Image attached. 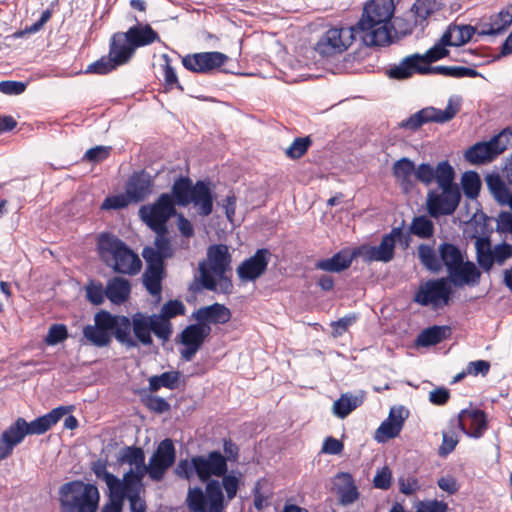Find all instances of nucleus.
<instances>
[{
	"label": "nucleus",
	"mask_w": 512,
	"mask_h": 512,
	"mask_svg": "<svg viewBox=\"0 0 512 512\" xmlns=\"http://www.w3.org/2000/svg\"><path fill=\"white\" fill-rule=\"evenodd\" d=\"M232 257L225 244H212L207 248V260L199 262L200 276L190 284L189 291L198 293L202 289L229 295L233 283L227 271L231 268Z\"/></svg>",
	"instance_id": "obj_1"
},
{
	"label": "nucleus",
	"mask_w": 512,
	"mask_h": 512,
	"mask_svg": "<svg viewBox=\"0 0 512 512\" xmlns=\"http://www.w3.org/2000/svg\"><path fill=\"white\" fill-rule=\"evenodd\" d=\"M395 5L393 0H370L363 8L361 18L355 25L360 33V42L367 46H386L392 43Z\"/></svg>",
	"instance_id": "obj_2"
},
{
	"label": "nucleus",
	"mask_w": 512,
	"mask_h": 512,
	"mask_svg": "<svg viewBox=\"0 0 512 512\" xmlns=\"http://www.w3.org/2000/svg\"><path fill=\"white\" fill-rule=\"evenodd\" d=\"M101 260L120 274L135 275L142 267L138 255L120 238L111 233H101L97 240Z\"/></svg>",
	"instance_id": "obj_3"
},
{
	"label": "nucleus",
	"mask_w": 512,
	"mask_h": 512,
	"mask_svg": "<svg viewBox=\"0 0 512 512\" xmlns=\"http://www.w3.org/2000/svg\"><path fill=\"white\" fill-rule=\"evenodd\" d=\"M440 255V271L445 267L447 278L455 287L477 286L480 282L481 272L474 262L465 260L464 254L458 246L450 242H443L438 246Z\"/></svg>",
	"instance_id": "obj_4"
},
{
	"label": "nucleus",
	"mask_w": 512,
	"mask_h": 512,
	"mask_svg": "<svg viewBox=\"0 0 512 512\" xmlns=\"http://www.w3.org/2000/svg\"><path fill=\"white\" fill-rule=\"evenodd\" d=\"M60 512H97L100 492L93 483L71 480L58 489Z\"/></svg>",
	"instance_id": "obj_5"
},
{
	"label": "nucleus",
	"mask_w": 512,
	"mask_h": 512,
	"mask_svg": "<svg viewBox=\"0 0 512 512\" xmlns=\"http://www.w3.org/2000/svg\"><path fill=\"white\" fill-rule=\"evenodd\" d=\"M227 471V459L218 450L192 456L190 460L181 459L174 469L175 475L181 479L191 480L197 477L201 482L212 480L213 476H223Z\"/></svg>",
	"instance_id": "obj_6"
},
{
	"label": "nucleus",
	"mask_w": 512,
	"mask_h": 512,
	"mask_svg": "<svg viewBox=\"0 0 512 512\" xmlns=\"http://www.w3.org/2000/svg\"><path fill=\"white\" fill-rule=\"evenodd\" d=\"M134 19L136 24L126 32H116L111 36L113 50L118 48L116 58L120 61H130L138 48L161 41L158 32L150 24L142 23L136 17Z\"/></svg>",
	"instance_id": "obj_7"
},
{
	"label": "nucleus",
	"mask_w": 512,
	"mask_h": 512,
	"mask_svg": "<svg viewBox=\"0 0 512 512\" xmlns=\"http://www.w3.org/2000/svg\"><path fill=\"white\" fill-rule=\"evenodd\" d=\"M456 172L438 185L441 192L430 190L427 194V209L432 217L452 215L461 201V189L455 182Z\"/></svg>",
	"instance_id": "obj_8"
},
{
	"label": "nucleus",
	"mask_w": 512,
	"mask_h": 512,
	"mask_svg": "<svg viewBox=\"0 0 512 512\" xmlns=\"http://www.w3.org/2000/svg\"><path fill=\"white\" fill-rule=\"evenodd\" d=\"M461 108V97L453 96L450 97L447 106L444 110L428 106L422 108L416 113L412 114L407 119L403 120L399 126L400 128L407 129L410 131H417L424 124L434 123H446L452 120Z\"/></svg>",
	"instance_id": "obj_9"
},
{
	"label": "nucleus",
	"mask_w": 512,
	"mask_h": 512,
	"mask_svg": "<svg viewBox=\"0 0 512 512\" xmlns=\"http://www.w3.org/2000/svg\"><path fill=\"white\" fill-rule=\"evenodd\" d=\"M360 41L356 26L332 27L318 40L315 51L323 57H330L346 51L354 41Z\"/></svg>",
	"instance_id": "obj_10"
},
{
	"label": "nucleus",
	"mask_w": 512,
	"mask_h": 512,
	"mask_svg": "<svg viewBox=\"0 0 512 512\" xmlns=\"http://www.w3.org/2000/svg\"><path fill=\"white\" fill-rule=\"evenodd\" d=\"M176 214L175 202L169 193H162L152 203L143 205L139 215L143 222L154 232H168L167 222Z\"/></svg>",
	"instance_id": "obj_11"
},
{
	"label": "nucleus",
	"mask_w": 512,
	"mask_h": 512,
	"mask_svg": "<svg viewBox=\"0 0 512 512\" xmlns=\"http://www.w3.org/2000/svg\"><path fill=\"white\" fill-rule=\"evenodd\" d=\"M451 280L447 277L430 279L421 284L414 295V302L421 306L432 305L435 308L450 303L453 290Z\"/></svg>",
	"instance_id": "obj_12"
},
{
	"label": "nucleus",
	"mask_w": 512,
	"mask_h": 512,
	"mask_svg": "<svg viewBox=\"0 0 512 512\" xmlns=\"http://www.w3.org/2000/svg\"><path fill=\"white\" fill-rule=\"evenodd\" d=\"M94 322L101 329L114 336L126 348L137 347V341L131 336V321L129 317L113 315L108 311L102 310L95 315Z\"/></svg>",
	"instance_id": "obj_13"
},
{
	"label": "nucleus",
	"mask_w": 512,
	"mask_h": 512,
	"mask_svg": "<svg viewBox=\"0 0 512 512\" xmlns=\"http://www.w3.org/2000/svg\"><path fill=\"white\" fill-rule=\"evenodd\" d=\"M131 330L134 334V340L137 341V346L142 344L143 346H150L153 344V333L157 338L163 342H167L170 338L166 332L159 329V322L155 319L154 314H147L143 312L134 313L131 318Z\"/></svg>",
	"instance_id": "obj_14"
},
{
	"label": "nucleus",
	"mask_w": 512,
	"mask_h": 512,
	"mask_svg": "<svg viewBox=\"0 0 512 512\" xmlns=\"http://www.w3.org/2000/svg\"><path fill=\"white\" fill-rule=\"evenodd\" d=\"M210 333L209 325H202L197 321L186 326L176 338V342L185 347L180 351L181 358L187 362L191 361Z\"/></svg>",
	"instance_id": "obj_15"
},
{
	"label": "nucleus",
	"mask_w": 512,
	"mask_h": 512,
	"mask_svg": "<svg viewBox=\"0 0 512 512\" xmlns=\"http://www.w3.org/2000/svg\"><path fill=\"white\" fill-rule=\"evenodd\" d=\"M228 60L229 57L226 54L210 51L188 54L182 58V64L191 72L209 74L222 67Z\"/></svg>",
	"instance_id": "obj_16"
},
{
	"label": "nucleus",
	"mask_w": 512,
	"mask_h": 512,
	"mask_svg": "<svg viewBox=\"0 0 512 512\" xmlns=\"http://www.w3.org/2000/svg\"><path fill=\"white\" fill-rule=\"evenodd\" d=\"M175 460L176 449L173 441L169 438L162 440L149 459L150 479L154 482L162 481L166 471L175 463Z\"/></svg>",
	"instance_id": "obj_17"
},
{
	"label": "nucleus",
	"mask_w": 512,
	"mask_h": 512,
	"mask_svg": "<svg viewBox=\"0 0 512 512\" xmlns=\"http://www.w3.org/2000/svg\"><path fill=\"white\" fill-rule=\"evenodd\" d=\"M272 253L267 248H260L255 253L244 259L236 269L238 278L244 282H254L265 274Z\"/></svg>",
	"instance_id": "obj_18"
},
{
	"label": "nucleus",
	"mask_w": 512,
	"mask_h": 512,
	"mask_svg": "<svg viewBox=\"0 0 512 512\" xmlns=\"http://www.w3.org/2000/svg\"><path fill=\"white\" fill-rule=\"evenodd\" d=\"M458 427L468 437L479 439L488 429L486 413L481 409H463L458 414Z\"/></svg>",
	"instance_id": "obj_19"
},
{
	"label": "nucleus",
	"mask_w": 512,
	"mask_h": 512,
	"mask_svg": "<svg viewBox=\"0 0 512 512\" xmlns=\"http://www.w3.org/2000/svg\"><path fill=\"white\" fill-rule=\"evenodd\" d=\"M26 435H28L26 420L18 417L0 436V461L10 456L14 448L24 440Z\"/></svg>",
	"instance_id": "obj_20"
},
{
	"label": "nucleus",
	"mask_w": 512,
	"mask_h": 512,
	"mask_svg": "<svg viewBox=\"0 0 512 512\" xmlns=\"http://www.w3.org/2000/svg\"><path fill=\"white\" fill-rule=\"evenodd\" d=\"M454 172L455 169L448 160H442L438 162L436 166L423 162L416 166L415 182L418 181L425 186H429L433 182H436L437 185H439L441 181Z\"/></svg>",
	"instance_id": "obj_21"
},
{
	"label": "nucleus",
	"mask_w": 512,
	"mask_h": 512,
	"mask_svg": "<svg viewBox=\"0 0 512 512\" xmlns=\"http://www.w3.org/2000/svg\"><path fill=\"white\" fill-rule=\"evenodd\" d=\"M156 237L154 246H146L142 250V257L146 263L159 266H165V260L173 257L174 249L170 239L167 237L168 232H155Z\"/></svg>",
	"instance_id": "obj_22"
},
{
	"label": "nucleus",
	"mask_w": 512,
	"mask_h": 512,
	"mask_svg": "<svg viewBox=\"0 0 512 512\" xmlns=\"http://www.w3.org/2000/svg\"><path fill=\"white\" fill-rule=\"evenodd\" d=\"M153 179L145 170L134 172L127 180L125 185L126 193H128L133 203L144 201L152 192Z\"/></svg>",
	"instance_id": "obj_23"
},
{
	"label": "nucleus",
	"mask_w": 512,
	"mask_h": 512,
	"mask_svg": "<svg viewBox=\"0 0 512 512\" xmlns=\"http://www.w3.org/2000/svg\"><path fill=\"white\" fill-rule=\"evenodd\" d=\"M512 24V5L502 8L489 20L482 21L478 26L479 36H495L504 33Z\"/></svg>",
	"instance_id": "obj_24"
},
{
	"label": "nucleus",
	"mask_w": 512,
	"mask_h": 512,
	"mask_svg": "<svg viewBox=\"0 0 512 512\" xmlns=\"http://www.w3.org/2000/svg\"><path fill=\"white\" fill-rule=\"evenodd\" d=\"M73 405L58 406L49 413L40 416L30 423L26 421V429L28 435H42L51 429L64 415L74 410Z\"/></svg>",
	"instance_id": "obj_25"
},
{
	"label": "nucleus",
	"mask_w": 512,
	"mask_h": 512,
	"mask_svg": "<svg viewBox=\"0 0 512 512\" xmlns=\"http://www.w3.org/2000/svg\"><path fill=\"white\" fill-rule=\"evenodd\" d=\"M415 172L416 165L408 157H402L393 163L392 175L403 193H410L415 188Z\"/></svg>",
	"instance_id": "obj_26"
},
{
	"label": "nucleus",
	"mask_w": 512,
	"mask_h": 512,
	"mask_svg": "<svg viewBox=\"0 0 512 512\" xmlns=\"http://www.w3.org/2000/svg\"><path fill=\"white\" fill-rule=\"evenodd\" d=\"M193 318L202 325L226 324L230 321L232 313L224 304L213 303L200 307L193 314Z\"/></svg>",
	"instance_id": "obj_27"
},
{
	"label": "nucleus",
	"mask_w": 512,
	"mask_h": 512,
	"mask_svg": "<svg viewBox=\"0 0 512 512\" xmlns=\"http://www.w3.org/2000/svg\"><path fill=\"white\" fill-rule=\"evenodd\" d=\"M143 483L135 477L128 476V471L124 474L123 479L120 480L117 476L109 491V497H114L122 500L140 497Z\"/></svg>",
	"instance_id": "obj_28"
},
{
	"label": "nucleus",
	"mask_w": 512,
	"mask_h": 512,
	"mask_svg": "<svg viewBox=\"0 0 512 512\" xmlns=\"http://www.w3.org/2000/svg\"><path fill=\"white\" fill-rule=\"evenodd\" d=\"M214 196L210 188V183L198 180L194 184V189L191 196V203L198 208V213L201 216H209L213 211Z\"/></svg>",
	"instance_id": "obj_29"
},
{
	"label": "nucleus",
	"mask_w": 512,
	"mask_h": 512,
	"mask_svg": "<svg viewBox=\"0 0 512 512\" xmlns=\"http://www.w3.org/2000/svg\"><path fill=\"white\" fill-rule=\"evenodd\" d=\"M186 307L180 300H169L166 302L158 314H154L155 319L159 322V329L166 332L170 338L173 333L171 319L180 315H184Z\"/></svg>",
	"instance_id": "obj_30"
},
{
	"label": "nucleus",
	"mask_w": 512,
	"mask_h": 512,
	"mask_svg": "<svg viewBox=\"0 0 512 512\" xmlns=\"http://www.w3.org/2000/svg\"><path fill=\"white\" fill-rule=\"evenodd\" d=\"M336 494L342 505H350L359 498V492L350 473L339 472L334 483Z\"/></svg>",
	"instance_id": "obj_31"
},
{
	"label": "nucleus",
	"mask_w": 512,
	"mask_h": 512,
	"mask_svg": "<svg viewBox=\"0 0 512 512\" xmlns=\"http://www.w3.org/2000/svg\"><path fill=\"white\" fill-rule=\"evenodd\" d=\"M352 262L350 249L343 248L330 258L318 260L315 263V269L330 273H341L348 269Z\"/></svg>",
	"instance_id": "obj_32"
},
{
	"label": "nucleus",
	"mask_w": 512,
	"mask_h": 512,
	"mask_svg": "<svg viewBox=\"0 0 512 512\" xmlns=\"http://www.w3.org/2000/svg\"><path fill=\"white\" fill-rule=\"evenodd\" d=\"M499 155L491 139L487 142H478L468 148L465 152V159L473 164L480 165L493 161Z\"/></svg>",
	"instance_id": "obj_33"
},
{
	"label": "nucleus",
	"mask_w": 512,
	"mask_h": 512,
	"mask_svg": "<svg viewBox=\"0 0 512 512\" xmlns=\"http://www.w3.org/2000/svg\"><path fill=\"white\" fill-rule=\"evenodd\" d=\"M421 68V55L413 54L404 58L398 65L390 67L388 76L397 80L408 79L415 73L421 74Z\"/></svg>",
	"instance_id": "obj_34"
},
{
	"label": "nucleus",
	"mask_w": 512,
	"mask_h": 512,
	"mask_svg": "<svg viewBox=\"0 0 512 512\" xmlns=\"http://www.w3.org/2000/svg\"><path fill=\"white\" fill-rule=\"evenodd\" d=\"M146 269L143 273V284L149 294L161 297L162 280L165 277V266H159L151 263H146Z\"/></svg>",
	"instance_id": "obj_35"
},
{
	"label": "nucleus",
	"mask_w": 512,
	"mask_h": 512,
	"mask_svg": "<svg viewBox=\"0 0 512 512\" xmlns=\"http://www.w3.org/2000/svg\"><path fill=\"white\" fill-rule=\"evenodd\" d=\"M117 47L113 51V40L110 39L108 57H101L97 61L91 63L86 68V73L105 75L120 65L126 64L128 61H120L116 58Z\"/></svg>",
	"instance_id": "obj_36"
},
{
	"label": "nucleus",
	"mask_w": 512,
	"mask_h": 512,
	"mask_svg": "<svg viewBox=\"0 0 512 512\" xmlns=\"http://www.w3.org/2000/svg\"><path fill=\"white\" fill-rule=\"evenodd\" d=\"M131 292L130 282L121 277H114L107 284L105 289L106 297L115 304H120L125 302Z\"/></svg>",
	"instance_id": "obj_37"
},
{
	"label": "nucleus",
	"mask_w": 512,
	"mask_h": 512,
	"mask_svg": "<svg viewBox=\"0 0 512 512\" xmlns=\"http://www.w3.org/2000/svg\"><path fill=\"white\" fill-rule=\"evenodd\" d=\"M451 335V328L449 326L434 325L424 329L417 337L416 343L422 347H429L441 343L443 340L449 338Z\"/></svg>",
	"instance_id": "obj_38"
},
{
	"label": "nucleus",
	"mask_w": 512,
	"mask_h": 512,
	"mask_svg": "<svg viewBox=\"0 0 512 512\" xmlns=\"http://www.w3.org/2000/svg\"><path fill=\"white\" fill-rule=\"evenodd\" d=\"M194 189L192 180L189 177H178L172 186V193L170 194L179 206H187L191 204V196Z\"/></svg>",
	"instance_id": "obj_39"
},
{
	"label": "nucleus",
	"mask_w": 512,
	"mask_h": 512,
	"mask_svg": "<svg viewBox=\"0 0 512 512\" xmlns=\"http://www.w3.org/2000/svg\"><path fill=\"white\" fill-rule=\"evenodd\" d=\"M205 495L210 506V512H223L225 508L224 495L218 480H208L205 487Z\"/></svg>",
	"instance_id": "obj_40"
},
{
	"label": "nucleus",
	"mask_w": 512,
	"mask_h": 512,
	"mask_svg": "<svg viewBox=\"0 0 512 512\" xmlns=\"http://www.w3.org/2000/svg\"><path fill=\"white\" fill-rule=\"evenodd\" d=\"M362 397L345 393L340 396L333 404V414L340 419L346 418L353 410L362 404Z\"/></svg>",
	"instance_id": "obj_41"
},
{
	"label": "nucleus",
	"mask_w": 512,
	"mask_h": 512,
	"mask_svg": "<svg viewBox=\"0 0 512 512\" xmlns=\"http://www.w3.org/2000/svg\"><path fill=\"white\" fill-rule=\"evenodd\" d=\"M180 377V371H167L160 375H154L149 379V389L152 392H156L162 387L170 390L177 389Z\"/></svg>",
	"instance_id": "obj_42"
},
{
	"label": "nucleus",
	"mask_w": 512,
	"mask_h": 512,
	"mask_svg": "<svg viewBox=\"0 0 512 512\" xmlns=\"http://www.w3.org/2000/svg\"><path fill=\"white\" fill-rule=\"evenodd\" d=\"M420 263L430 272H440V255L436 254L434 248L428 244H420L417 248Z\"/></svg>",
	"instance_id": "obj_43"
},
{
	"label": "nucleus",
	"mask_w": 512,
	"mask_h": 512,
	"mask_svg": "<svg viewBox=\"0 0 512 512\" xmlns=\"http://www.w3.org/2000/svg\"><path fill=\"white\" fill-rule=\"evenodd\" d=\"M478 28L471 25H449L443 34H449L451 37V46L457 47L469 42Z\"/></svg>",
	"instance_id": "obj_44"
},
{
	"label": "nucleus",
	"mask_w": 512,
	"mask_h": 512,
	"mask_svg": "<svg viewBox=\"0 0 512 512\" xmlns=\"http://www.w3.org/2000/svg\"><path fill=\"white\" fill-rule=\"evenodd\" d=\"M449 34H443L440 40L432 46L424 55H421V62L430 64L448 56L447 46H451Z\"/></svg>",
	"instance_id": "obj_45"
},
{
	"label": "nucleus",
	"mask_w": 512,
	"mask_h": 512,
	"mask_svg": "<svg viewBox=\"0 0 512 512\" xmlns=\"http://www.w3.org/2000/svg\"><path fill=\"white\" fill-rule=\"evenodd\" d=\"M434 232L433 221L425 215L414 217L409 227V233L420 239H429L434 235Z\"/></svg>",
	"instance_id": "obj_46"
},
{
	"label": "nucleus",
	"mask_w": 512,
	"mask_h": 512,
	"mask_svg": "<svg viewBox=\"0 0 512 512\" xmlns=\"http://www.w3.org/2000/svg\"><path fill=\"white\" fill-rule=\"evenodd\" d=\"M481 179L477 172L466 171L461 177V188L464 195L469 199H476L481 190Z\"/></svg>",
	"instance_id": "obj_47"
},
{
	"label": "nucleus",
	"mask_w": 512,
	"mask_h": 512,
	"mask_svg": "<svg viewBox=\"0 0 512 512\" xmlns=\"http://www.w3.org/2000/svg\"><path fill=\"white\" fill-rule=\"evenodd\" d=\"M485 180L489 191L496 201L499 204L504 205V202H507L509 189L500 175L496 173L488 174Z\"/></svg>",
	"instance_id": "obj_48"
},
{
	"label": "nucleus",
	"mask_w": 512,
	"mask_h": 512,
	"mask_svg": "<svg viewBox=\"0 0 512 512\" xmlns=\"http://www.w3.org/2000/svg\"><path fill=\"white\" fill-rule=\"evenodd\" d=\"M437 10L436 0H416L411 7V12L414 13L415 24H419V26H423L427 18Z\"/></svg>",
	"instance_id": "obj_49"
},
{
	"label": "nucleus",
	"mask_w": 512,
	"mask_h": 512,
	"mask_svg": "<svg viewBox=\"0 0 512 512\" xmlns=\"http://www.w3.org/2000/svg\"><path fill=\"white\" fill-rule=\"evenodd\" d=\"M83 336L96 347H106L111 343L112 335L98 325H87L83 328Z\"/></svg>",
	"instance_id": "obj_50"
},
{
	"label": "nucleus",
	"mask_w": 512,
	"mask_h": 512,
	"mask_svg": "<svg viewBox=\"0 0 512 512\" xmlns=\"http://www.w3.org/2000/svg\"><path fill=\"white\" fill-rule=\"evenodd\" d=\"M186 503L189 510L192 512H202L208 505L204 491L198 486L189 488Z\"/></svg>",
	"instance_id": "obj_51"
},
{
	"label": "nucleus",
	"mask_w": 512,
	"mask_h": 512,
	"mask_svg": "<svg viewBox=\"0 0 512 512\" xmlns=\"http://www.w3.org/2000/svg\"><path fill=\"white\" fill-rule=\"evenodd\" d=\"M311 145L312 140L309 136L297 137L294 139L292 144L286 149L285 154L288 158L292 160L300 159L302 156L306 154Z\"/></svg>",
	"instance_id": "obj_52"
},
{
	"label": "nucleus",
	"mask_w": 512,
	"mask_h": 512,
	"mask_svg": "<svg viewBox=\"0 0 512 512\" xmlns=\"http://www.w3.org/2000/svg\"><path fill=\"white\" fill-rule=\"evenodd\" d=\"M377 261L390 262L395 255V241L390 236H383L379 246H375Z\"/></svg>",
	"instance_id": "obj_53"
},
{
	"label": "nucleus",
	"mask_w": 512,
	"mask_h": 512,
	"mask_svg": "<svg viewBox=\"0 0 512 512\" xmlns=\"http://www.w3.org/2000/svg\"><path fill=\"white\" fill-rule=\"evenodd\" d=\"M118 460L120 463L134 466L141 463V461H145V454L141 447L126 446L121 449Z\"/></svg>",
	"instance_id": "obj_54"
},
{
	"label": "nucleus",
	"mask_w": 512,
	"mask_h": 512,
	"mask_svg": "<svg viewBox=\"0 0 512 512\" xmlns=\"http://www.w3.org/2000/svg\"><path fill=\"white\" fill-rule=\"evenodd\" d=\"M108 460L97 459L91 463V470L97 479L102 480L106 483L108 490L110 491L113 482L115 481V475L107 470Z\"/></svg>",
	"instance_id": "obj_55"
},
{
	"label": "nucleus",
	"mask_w": 512,
	"mask_h": 512,
	"mask_svg": "<svg viewBox=\"0 0 512 512\" xmlns=\"http://www.w3.org/2000/svg\"><path fill=\"white\" fill-rule=\"evenodd\" d=\"M267 485L268 482L265 479H260L255 483L253 488L254 507L259 511L268 506V499L271 496V491L264 489Z\"/></svg>",
	"instance_id": "obj_56"
},
{
	"label": "nucleus",
	"mask_w": 512,
	"mask_h": 512,
	"mask_svg": "<svg viewBox=\"0 0 512 512\" xmlns=\"http://www.w3.org/2000/svg\"><path fill=\"white\" fill-rule=\"evenodd\" d=\"M402 428L403 427L399 425V422H394L386 419L378 427L376 432V439L379 442H384L388 439L395 438L399 435Z\"/></svg>",
	"instance_id": "obj_57"
},
{
	"label": "nucleus",
	"mask_w": 512,
	"mask_h": 512,
	"mask_svg": "<svg viewBox=\"0 0 512 512\" xmlns=\"http://www.w3.org/2000/svg\"><path fill=\"white\" fill-rule=\"evenodd\" d=\"M162 60L164 61V81L166 89H173L174 87L180 91H184L183 86L179 83L175 69L171 66V58L168 54H162Z\"/></svg>",
	"instance_id": "obj_58"
},
{
	"label": "nucleus",
	"mask_w": 512,
	"mask_h": 512,
	"mask_svg": "<svg viewBox=\"0 0 512 512\" xmlns=\"http://www.w3.org/2000/svg\"><path fill=\"white\" fill-rule=\"evenodd\" d=\"M68 338V330L64 324H52L44 338V342L49 346L57 345Z\"/></svg>",
	"instance_id": "obj_59"
},
{
	"label": "nucleus",
	"mask_w": 512,
	"mask_h": 512,
	"mask_svg": "<svg viewBox=\"0 0 512 512\" xmlns=\"http://www.w3.org/2000/svg\"><path fill=\"white\" fill-rule=\"evenodd\" d=\"M130 203H133L132 199H130L128 193L117 194L108 196L104 199L101 204L102 210H119L126 208Z\"/></svg>",
	"instance_id": "obj_60"
},
{
	"label": "nucleus",
	"mask_w": 512,
	"mask_h": 512,
	"mask_svg": "<svg viewBox=\"0 0 512 512\" xmlns=\"http://www.w3.org/2000/svg\"><path fill=\"white\" fill-rule=\"evenodd\" d=\"M357 319L358 315L356 313H350L338 319L337 321H333L331 323V327L333 329V336H342L344 333L348 331L349 327L357 321Z\"/></svg>",
	"instance_id": "obj_61"
},
{
	"label": "nucleus",
	"mask_w": 512,
	"mask_h": 512,
	"mask_svg": "<svg viewBox=\"0 0 512 512\" xmlns=\"http://www.w3.org/2000/svg\"><path fill=\"white\" fill-rule=\"evenodd\" d=\"M399 491L406 495L410 496L420 490L421 486L419 480L414 475H402L398 478Z\"/></svg>",
	"instance_id": "obj_62"
},
{
	"label": "nucleus",
	"mask_w": 512,
	"mask_h": 512,
	"mask_svg": "<svg viewBox=\"0 0 512 512\" xmlns=\"http://www.w3.org/2000/svg\"><path fill=\"white\" fill-rule=\"evenodd\" d=\"M105 290L101 283L90 282L86 286V298L94 305H101L104 302Z\"/></svg>",
	"instance_id": "obj_63"
},
{
	"label": "nucleus",
	"mask_w": 512,
	"mask_h": 512,
	"mask_svg": "<svg viewBox=\"0 0 512 512\" xmlns=\"http://www.w3.org/2000/svg\"><path fill=\"white\" fill-rule=\"evenodd\" d=\"M496 150H499V155L503 153L508 146L512 145V131L509 128L503 129L499 134L491 138Z\"/></svg>",
	"instance_id": "obj_64"
}]
</instances>
